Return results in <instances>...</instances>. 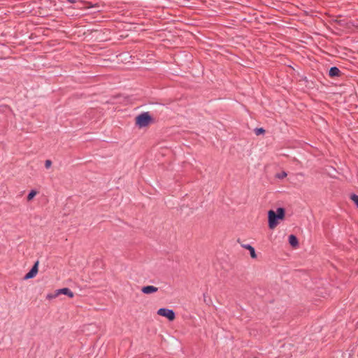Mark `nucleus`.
Returning <instances> with one entry per match:
<instances>
[{
  "label": "nucleus",
  "instance_id": "1",
  "mask_svg": "<svg viewBox=\"0 0 358 358\" xmlns=\"http://www.w3.org/2000/svg\"><path fill=\"white\" fill-rule=\"evenodd\" d=\"M285 216V210L284 208H278L276 212L270 210L268 212V227L273 229L278 224L279 220H283Z\"/></svg>",
  "mask_w": 358,
  "mask_h": 358
},
{
  "label": "nucleus",
  "instance_id": "2",
  "mask_svg": "<svg viewBox=\"0 0 358 358\" xmlns=\"http://www.w3.org/2000/svg\"><path fill=\"white\" fill-rule=\"evenodd\" d=\"M152 122V118L148 112H144L136 117V124L139 128L145 127Z\"/></svg>",
  "mask_w": 358,
  "mask_h": 358
},
{
  "label": "nucleus",
  "instance_id": "3",
  "mask_svg": "<svg viewBox=\"0 0 358 358\" xmlns=\"http://www.w3.org/2000/svg\"><path fill=\"white\" fill-rule=\"evenodd\" d=\"M157 314L160 316L166 317L169 321H173L176 319L175 312L169 308H162L157 310Z\"/></svg>",
  "mask_w": 358,
  "mask_h": 358
},
{
  "label": "nucleus",
  "instance_id": "4",
  "mask_svg": "<svg viewBox=\"0 0 358 358\" xmlns=\"http://www.w3.org/2000/svg\"><path fill=\"white\" fill-rule=\"evenodd\" d=\"M38 271V262H36L30 271L24 275V279L28 280L36 276Z\"/></svg>",
  "mask_w": 358,
  "mask_h": 358
},
{
  "label": "nucleus",
  "instance_id": "5",
  "mask_svg": "<svg viewBox=\"0 0 358 358\" xmlns=\"http://www.w3.org/2000/svg\"><path fill=\"white\" fill-rule=\"evenodd\" d=\"M342 75H343V73L336 66L331 67L329 71V76L331 78H339V77H341Z\"/></svg>",
  "mask_w": 358,
  "mask_h": 358
},
{
  "label": "nucleus",
  "instance_id": "6",
  "mask_svg": "<svg viewBox=\"0 0 358 358\" xmlns=\"http://www.w3.org/2000/svg\"><path fill=\"white\" fill-rule=\"evenodd\" d=\"M158 288L152 285H147L142 287L141 291L143 293L150 294L157 292Z\"/></svg>",
  "mask_w": 358,
  "mask_h": 358
},
{
  "label": "nucleus",
  "instance_id": "7",
  "mask_svg": "<svg viewBox=\"0 0 358 358\" xmlns=\"http://www.w3.org/2000/svg\"><path fill=\"white\" fill-rule=\"evenodd\" d=\"M57 294H59V295L61 294H65V295H67L70 298H73L74 296L73 292H71V289L67 287L57 289Z\"/></svg>",
  "mask_w": 358,
  "mask_h": 358
},
{
  "label": "nucleus",
  "instance_id": "8",
  "mask_svg": "<svg viewBox=\"0 0 358 358\" xmlns=\"http://www.w3.org/2000/svg\"><path fill=\"white\" fill-rule=\"evenodd\" d=\"M289 243L292 247H296L299 245V241L296 236L291 234L289 236Z\"/></svg>",
  "mask_w": 358,
  "mask_h": 358
},
{
  "label": "nucleus",
  "instance_id": "9",
  "mask_svg": "<svg viewBox=\"0 0 358 358\" xmlns=\"http://www.w3.org/2000/svg\"><path fill=\"white\" fill-rule=\"evenodd\" d=\"M243 247L244 248L248 250V251H250V256L252 258L255 259L257 257L255 250L252 245L247 244V245H243Z\"/></svg>",
  "mask_w": 358,
  "mask_h": 358
},
{
  "label": "nucleus",
  "instance_id": "10",
  "mask_svg": "<svg viewBox=\"0 0 358 358\" xmlns=\"http://www.w3.org/2000/svg\"><path fill=\"white\" fill-rule=\"evenodd\" d=\"M58 296H59V294H57V289L55 291L54 293L48 294L46 296V299L50 300V299L57 297Z\"/></svg>",
  "mask_w": 358,
  "mask_h": 358
},
{
  "label": "nucleus",
  "instance_id": "11",
  "mask_svg": "<svg viewBox=\"0 0 358 358\" xmlns=\"http://www.w3.org/2000/svg\"><path fill=\"white\" fill-rule=\"evenodd\" d=\"M36 194L37 192L36 190H31L27 195V201H29L32 200Z\"/></svg>",
  "mask_w": 358,
  "mask_h": 358
},
{
  "label": "nucleus",
  "instance_id": "12",
  "mask_svg": "<svg viewBox=\"0 0 358 358\" xmlns=\"http://www.w3.org/2000/svg\"><path fill=\"white\" fill-rule=\"evenodd\" d=\"M350 199L355 203V204L358 208V195L355 194H352L350 195Z\"/></svg>",
  "mask_w": 358,
  "mask_h": 358
},
{
  "label": "nucleus",
  "instance_id": "13",
  "mask_svg": "<svg viewBox=\"0 0 358 358\" xmlns=\"http://www.w3.org/2000/svg\"><path fill=\"white\" fill-rule=\"evenodd\" d=\"M255 133L256 135L259 136L260 134H264L265 130L263 128H257L255 129Z\"/></svg>",
  "mask_w": 358,
  "mask_h": 358
},
{
  "label": "nucleus",
  "instance_id": "14",
  "mask_svg": "<svg viewBox=\"0 0 358 358\" xmlns=\"http://www.w3.org/2000/svg\"><path fill=\"white\" fill-rule=\"evenodd\" d=\"M287 173L285 171H282L281 173H278L276 175V178H279V179H283L284 178H285L287 176Z\"/></svg>",
  "mask_w": 358,
  "mask_h": 358
},
{
  "label": "nucleus",
  "instance_id": "15",
  "mask_svg": "<svg viewBox=\"0 0 358 358\" xmlns=\"http://www.w3.org/2000/svg\"><path fill=\"white\" fill-rule=\"evenodd\" d=\"M52 165V162L51 160L50 159H47L45 162V167L46 169H49Z\"/></svg>",
  "mask_w": 358,
  "mask_h": 358
},
{
  "label": "nucleus",
  "instance_id": "16",
  "mask_svg": "<svg viewBox=\"0 0 358 358\" xmlns=\"http://www.w3.org/2000/svg\"><path fill=\"white\" fill-rule=\"evenodd\" d=\"M67 1H68L69 3H75V2H76V1H75V0H67Z\"/></svg>",
  "mask_w": 358,
  "mask_h": 358
},
{
  "label": "nucleus",
  "instance_id": "17",
  "mask_svg": "<svg viewBox=\"0 0 358 358\" xmlns=\"http://www.w3.org/2000/svg\"><path fill=\"white\" fill-rule=\"evenodd\" d=\"M255 358H257V357H255Z\"/></svg>",
  "mask_w": 358,
  "mask_h": 358
}]
</instances>
